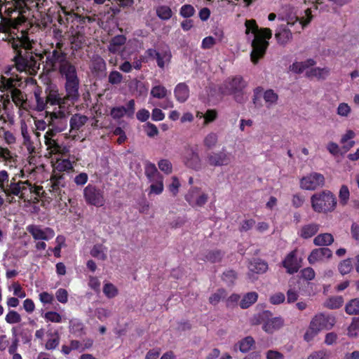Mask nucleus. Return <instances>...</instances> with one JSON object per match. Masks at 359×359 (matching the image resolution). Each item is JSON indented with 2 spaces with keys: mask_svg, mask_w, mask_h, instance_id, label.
Segmentation results:
<instances>
[{
  "mask_svg": "<svg viewBox=\"0 0 359 359\" xmlns=\"http://www.w3.org/2000/svg\"><path fill=\"white\" fill-rule=\"evenodd\" d=\"M350 198V191L346 185H342L339 191V204L344 206L347 205Z\"/></svg>",
  "mask_w": 359,
  "mask_h": 359,
  "instance_id": "49",
  "label": "nucleus"
},
{
  "mask_svg": "<svg viewBox=\"0 0 359 359\" xmlns=\"http://www.w3.org/2000/svg\"><path fill=\"white\" fill-rule=\"evenodd\" d=\"M335 323L334 317L319 313L316 315L311 320L309 327L304 334V339L307 341L311 340L319 332L323 330L331 329Z\"/></svg>",
  "mask_w": 359,
  "mask_h": 359,
  "instance_id": "7",
  "label": "nucleus"
},
{
  "mask_svg": "<svg viewBox=\"0 0 359 359\" xmlns=\"http://www.w3.org/2000/svg\"><path fill=\"white\" fill-rule=\"evenodd\" d=\"M145 175L149 179V182H153V180L162 177L158 172L156 165L154 163H148L145 165Z\"/></svg>",
  "mask_w": 359,
  "mask_h": 359,
  "instance_id": "44",
  "label": "nucleus"
},
{
  "mask_svg": "<svg viewBox=\"0 0 359 359\" xmlns=\"http://www.w3.org/2000/svg\"><path fill=\"white\" fill-rule=\"evenodd\" d=\"M330 74V69L327 67H313L306 71V76L310 79H325Z\"/></svg>",
  "mask_w": 359,
  "mask_h": 359,
  "instance_id": "29",
  "label": "nucleus"
},
{
  "mask_svg": "<svg viewBox=\"0 0 359 359\" xmlns=\"http://www.w3.org/2000/svg\"><path fill=\"white\" fill-rule=\"evenodd\" d=\"M21 135L23 138V143L26 146L28 151L32 153L34 151V146L31 140L30 136L28 132V128L25 122L21 123L20 126Z\"/></svg>",
  "mask_w": 359,
  "mask_h": 359,
  "instance_id": "34",
  "label": "nucleus"
},
{
  "mask_svg": "<svg viewBox=\"0 0 359 359\" xmlns=\"http://www.w3.org/2000/svg\"><path fill=\"white\" fill-rule=\"evenodd\" d=\"M48 339L46 343V348L48 350L55 349L60 343V337L57 332H50L48 334Z\"/></svg>",
  "mask_w": 359,
  "mask_h": 359,
  "instance_id": "47",
  "label": "nucleus"
},
{
  "mask_svg": "<svg viewBox=\"0 0 359 359\" xmlns=\"http://www.w3.org/2000/svg\"><path fill=\"white\" fill-rule=\"evenodd\" d=\"M171 180V183L168 186V189L173 196H176L179 191L181 184L177 177H172Z\"/></svg>",
  "mask_w": 359,
  "mask_h": 359,
  "instance_id": "62",
  "label": "nucleus"
},
{
  "mask_svg": "<svg viewBox=\"0 0 359 359\" xmlns=\"http://www.w3.org/2000/svg\"><path fill=\"white\" fill-rule=\"evenodd\" d=\"M226 294L224 290H218L210 297L209 302L210 304L216 305L221 299L225 297Z\"/></svg>",
  "mask_w": 359,
  "mask_h": 359,
  "instance_id": "58",
  "label": "nucleus"
},
{
  "mask_svg": "<svg viewBox=\"0 0 359 359\" xmlns=\"http://www.w3.org/2000/svg\"><path fill=\"white\" fill-rule=\"evenodd\" d=\"M301 276L306 280H312L315 278L316 273L311 267H306L301 271Z\"/></svg>",
  "mask_w": 359,
  "mask_h": 359,
  "instance_id": "64",
  "label": "nucleus"
},
{
  "mask_svg": "<svg viewBox=\"0 0 359 359\" xmlns=\"http://www.w3.org/2000/svg\"><path fill=\"white\" fill-rule=\"evenodd\" d=\"M157 15L163 20H168L172 16V11L168 6H162L156 10Z\"/></svg>",
  "mask_w": 359,
  "mask_h": 359,
  "instance_id": "57",
  "label": "nucleus"
},
{
  "mask_svg": "<svg viewBox=\"0 0 359 359\" xmlns=\"http://www.w3.org/2000/svg\"><path fill=\"white\" fill-rule=\"evenodd\" d=\"M275 38L279 44L285 45L292 40V34L287 25H282L276 30Z\"/></svg>",
  "mask_w": 359,
  "mask_h": 359,
  "instance_id": "24",
  "label": "nucleus"
},
{
  "mask_svg": "<svg viewBox=\"0 0 359 359\" xmlns=\"http://www.w3.org/2000/svg\"><path fill=\"white\" fill-rule=\"evenodd\" d=\"M185 198L193 207H201L208 201V196L200 189L193 187L189 191Z\"/></svg>",
  "mask_w": 359,
  "mask_h": 359,
  "instance_id": "14",
  "label": "nucleus"
},
{
  "mask_svg": "<svg viewBox=\"0 0 359 359\" xmlns=\"http://www.w3.org/2000/svg\"><path fill=\"white\" fill-rule=\"evenodd\" d=\"M248 268L251 272L264 273L268 270V264L259 259H254L250 262Z\"/></svg>",
  "mask_w": 359,
  "mask_h": 359,
  "instance_id": "32",
  "label": "nucleus"
},
{
  "mask_svg": "<svg viewBox=\"0 0 359 359\" xmlns=\"http://www.w3.org/2000/svg\"><path fill=\"white\" fill-rule=\"evenodd\" d=\"M330 353L326 350H320L311 353L307 359H329Z\"/></svg>",
  "mask_w": 359,
  "mask_h": 359,
  "instance_id": "61",
  "label": "nucleus"
},
{
  "mask_svg": "<svg viewBox=\"0 0 359 359\" xmlns=\"http://www.w3.org/2000/svg\"><path fill=\"white\" fill-rule=\"evenodd\" d=\"M258 299V294L256 292H250L245 294L239 302L242 309H247L255 304Z\"/></svg>",
  "mask_w": 359,
  "mask_h": 359,
  "instance_id": "36",
  "label": "nucleus"
},
{
  "mask_svg": "<svg viewBox=\"0 0 359 359\" xmlns=\"http://www.w3.org/2000/svg\"><path fill=\"white\" fill-rule=\"evenodd\" d=\"M245 34L251 39L252 50L250 54L251 60L254 64L257 63L262 58L269 46L268 40L271 38L272 32L269 28L259 29L254 20H246Z\"/></svg>",
  "mask_w": 359,
  "mask_h": 359,
  "instance_id": "4",
  "label": "nucleus"
},
{
  "mask_svg": "<svg viewBox=\"0 0 359 359\" xmlns=\"http://www.w3.org/2000/svg\"><path fill=\"white\" fill-rule=\"evenodd\" d=\"M208 162L210 165L222 166L229 164V156L224 152L212 153L208 156Z\"/></svg>",
  "mask_w": 359,
  "mask_h": 359,
  "instance_id": "25",
  "label": "nucleus"
},
{
  "mask_svg": "<svg viewBox=\"0 0 359 359\" xmlns=\"http://www.w3.org/2000/svg\"><path fill=\"white\" fill-rule=\"evenodd\" d=\"M352 269L353 264L350 259H346L341 261L338 266V270L342 276L349 273Z\"/></svg>",
  "mask_w": 359,
  "mask_h": 359,
  "instance_id": "51",
  "label": "nucleus"
},
{
  "mask_svg": "<svg viewBox=\"0 0 359 359\" xmlns=\"http://www.w3.org/2000/svg\"><path fill=\"white\" fill-rule=\"evenodd\" d=\"M103 292L107 297L111 299L115 297L118 294V289L112 283H105L103 286Z\"/></svg>",
  "mask_w": 359,
  "mask_h": 359,
  "instance_id": "52",
  "label": "nucleus"
},
{
  "mask_svg": "<svg viewBox=\"0 0 359 359\" xmlns=\"http://www.w3.org/2000/svg\"><path fill=\"white\" fill-rule=\"evenodd\" d=\"M5 320L8 324L18 323L21 321V316L15 311H9L5 317Z\"/></svg>",
  "mask_w": 359,
  "mask_h": 359,
  "instance_id": "56",
  "label": "nucleus"
},
{
  "mask_svg": "<svg viewBox=\"0 0 359 359\" xmlns=\"http://www.w3.org/2000/svg\"><path fill=\"white\" fill-rule=\"evenodd\" d=\"M184 163L193 169H198L201 167V158L198 152L193 149H188L184 154Z\"/></svg>",
  "mask_w": 359,
  "mask_h": 359,
  "instance_id": "20",
  "label": "nucleus"
},
{
  "mask_svg": "<svg viewBox=\"0 0 359 359\" xmlns=\"http://www.w3.org/2000/svg\"><path fill=\"white\" fill-rule=\"evenodd\" d=\"M168 93L169 92L166 88L160 84L154 86L150 92V95L152 97L159 100L165 98Z\"/></svg>",
  "mask_w": 359,
  "mask_h": 359,
  "instance_id": "42",
  "label": "nucleus"
},
{
  "mask_svg": "<svg viewBox=\"0 0 359 359\" xmlns=\"http://www.w3.org/2000/svg\"><path fill=\"white\" fill-rule=\"evenodd\" d=\"M107 248L101 244L95 245L90 250V255L92 257L102 261L107 259Z\"/></svg>",
  "mask_w": 359,
  "mask_h": 359,
  "instance_id": "39",
  "label": "nucleus"
},
{
  "mask_svg": "<svg viewBox=\"0 0 359 359\" xmlns=\"http://www.w3.org/2000/svg\"><path fill=\"white\" fill-rule=\"evenodd\" d=\"M26 229L35 241H48L52 239L55 235L53 229L50 227H43L37 224L28 225Z\"/></svg>",
  "mask_w": 359,
  "mask_h": 359,
  "instance_id": "11",
  "label": "nucleus"
},
{
  "mask_svg": "<svg viewBox=\"0 0 359 359\" xmlns=\"http://www.w3.org/2000/svg\"><path fill=\"white\" fill-rule=\"evenodd\" d=\"M351 113V106L346 102H341L337 108V114L340 117L347 118Z\"/></svg>",
  "mask_w": 359,
  "mask_h": 359,
  "instance_id": "53",
  "label": "nucleus"
},
{
  "mask_svg": "<svg viewBox=\"0 0 359 359\" xmlns=\"http://www.w3.org/2000/svg\"><path fill=\"white\" fill-rule=\"evenodd\" d=\"M139 48L140 43L137 40L133 39L128 41L121 52V57L124 60L128 59L133 53L137 51Z\"/></svg>",
  "mask_w": 359,
  "mask_h": 359,
  "instance_id": "31",
  "label": "nucleus"
},
{
  "mask_svg": "<svg viewBox=\"0 0 359 359\" xmlns=\"http://www.w3.org/2000/svg\"><path fill=\"white\" fill-rule=\"evenodd\" d=\"M39 299L43 305L51 304L54 302V296L48 292H41L39 294Z\"/></svg>",
  "mask_w": 359,
  "mask_h": 359,
  "instance_id": "60",
  "label": "nucleus"
},
{
  "mask_svg": "<svg viewBox=\"0 0 359 359\" xmlns=\"http://www.w3.org/2000/svg\"><path fill=\"white\" fill-rule=\"evenodd\" d=\"M43 318L47 322L60 323L62 322V316L56 311H48L44 313Z\"/></svg>",
  "mask_w": 359,
  "mask_h": 359,
  "instance_id": "54",
  "label": "nucleus"
},
{
  "mask_svg": "<svg viewBox=\"0 0 359 359\" xmlns=\"http://www.w3.org/2000/svg\"><path fill=\"white\" fill-rule=\"evenodd\" d=\"M9 175L6 170H0V189L4 194L8 203H12L15 201L14 197L20 195L22 191V186L25 183L15 182L13 179L10 184Z\"/></svg>",
  "mask_w": 359,
  "mask_h": 359,
  "instance_id": "9",
  "label": "nucleus"
},
{
  "mask_svg": "<svg viewBox=\"0 0 359 359\" xmlns=\"http://www.w3.org/2000/svg\"><path fill=\"white\" fill-rule=\"evenodd\" d=\"M319 230V224L310 223L303 225L298 231V236L303 239H308L313 236Z\"/></svg>",
  "mask_w": 359,
  "mask_h": 359,
  "instance_id": "27",
  "label": "nucleus"
},
{
  "mask_svg": "<svg viewBox=\"0 0 359 359\" xmlns=\"http://www.w3.org/2000/svg\"><path fill=\"white\" fill-rule=\"evenodd\" d=\"M255 341L252 337H246L239 341L236 346L241 352L247 353L255 346Z\"/></svg>",
  "mask_w": 359,
  "mask_h": 359,
  "instance_id": "43",
  "label": "nucleus"
},
{
  "mask_svg": "<svg viewBox=\"0 0 359 359\" xmlns=\"http://www.w3.org/2000/svg\"><path fill=\"white\" fill-rule=\"evenodd\" d=\"M38 111L47 109V114L50 115L52 123L55 119L66 118L70 113L71 103L59 93L56 87H50L47 91L46 99L40 97L36 92L34 93Z\"/></svg>",
  "mask_w": 359,
  "mask_h": 359,
  "instance_id": "3",
  "label": "nucleus"
},
{
  "mask_svg": "<svg viewBox=\"0 0 359 359\" xmlns=\"http://www.w3.org/2000/svg\"><path fill=\"white\" fill-rule=\"evenodd\" d=\"M324 184V176L318 172L310 173L300 180V187L305 190H315Z\"/></svg>",
  "mask_w": 359,
  "mask_h": 359,
  "instance_id": "12",
  "label": "nucleus"
},
{
  "mask_svg": "<svg viewBox=\"0 0 359 359\" xmlns=\"http://www.w3.org/2000/svg\"><path fill=\"white\" fill-rule=\"evenodd\" d=\"M25 22L23 17H20L14 20L0 24V32L5 33L6 38L3 39L8 41L15 50L22 47L27 50L31 48L32 43L27 34L23 30H19L18 26Z\"/></svg>",
  "mask_w": 359,
  "mask_h": 359,
  "instance_id": "5",
  "label": "nucleus"
},
{
  "mask_svg": "<svg viewBox=\"0 0 359 359\" xmlns=\"http://www.w3.org/2000/svg\"><path fill=\"white\" fill-rule=\"evenodd\" d=\"M246 86V83L240 76L229 77L222 83L219 90L223 95H233L238 102L245 100L243 90Z\"/></svg>",
  "mask_w": 359,
  "mask_h": 359,
  "instance_id": "8",
  "label": "nucleus"
},
{
  "mask_svg": "<svg viewBox=\"0 0 359 359\" xmlns=\"http://www.w3.org/2000/svg\"><path fill=\"white\" fill-rule=\"evenodd\" d=\"M302 260L297 257V251L293 250L288 253L283 260V266L286 269L287 273L293 274L297 273L301 267Z\"/></svg>",
  "mask_w": 359,
  "mask_h": 359,
  "instance_id": "17",
  "label": "nucleus"
},
{
  "mask_svg": "<svg viewBox=\"0 0 359 359\" xmlns=\"http://www.w3.org/2000/svg\"><path fill=\"white\" fill-rule=\"evenodd\" d=\"M135 112V101L133 100H130L127 104V107H114L111 110V116L114 119H118L122 118L125 115H127L129 117H132Z\"/></svg>",
  "mask_w": 359,
  "mask_h": 359,
  "instance_id": "19",
  "label": "nucleus"
},
{
  "mask_svg": "<svg viewBox=\"0 0 359 359\" xmlns=\"http://www.w3.org/2000/svg\"><path fill=\"white\" fill-rule=\"evenodd\" d=\"M83 196L88 204L96 207L103 206L105 202L103 191L91 184L83 189Z\"/></svg>",
  "mask_w": 359,
  "mask_h": 359,
  "instance_id": "10",
  "label": "nucleus"
},
{
  "mask_svg": "<svg viewBox=\"0 0 359 359\" xmlns=\"http://www.w3.org/2000/svg\"><path fill=\"white\" fill-rule=\"evenodd\" d=\"M312 208L317 212L333 211L337 206V199L330 191H323L313 194L311 198Z\"/></svg>",
  "mask_w": 359,
  "mask_h": 359,
  "instance_id": "6",
  "label": "nucleus"
},
{
  "mask_svg": "<svg viewBox=\"0 0 359 359\" xmlns=\"http://www.w3.org/2000/svg\"><path fill=\"white\" fill-rule=\"evenodd\" d=\"M88 117L81 114H74L70 119V127L73 130H78L85 125Z\"/></svg>",
  "mask_w": 359,
  "mask_h": 359,
  "instance_id": "40",
  "label": "nucleus"
},
{
  "mask_svg": "<svg viewBox=\"0 0 359 359\" xmlns=\"http://www.w3.org/2000/svg\"><path fill=\"white\" fill-rule=\"evenodd\" d=\"M333 241L334 238L332 235L328 233H320L313 239V243L317 246L330 245Z\"/></svg>",
  "mask_w": 359,
  "mask_h": 359,
  "instance_id": "41",
  "label": "nucleus"
},
{
  "mask_svg": "<svg viewBox=\"0 0 359 359\" xmlns=\"http://www.w3.org/2000/svg\"><path fill=\"white\" fill-rule=\"evenodd\" d=\"M158 165L159 169L167 175L170 174L172 171V163L167 159H161L159 161Z\"/></svg>",
  "mask_w": 359,
  "mask_h": 359,
  "instance_id": "59",
  "label": "nucleus"
},
{
  "mask_svg": "<svg viewBox=\"0 0 359 359\" xmlns=\"http://www.w3.org/2000/svg\"><path fill=\"white\" fill-rule=\"evenodd\" d=\"M144 131L149 137H154L158 134L157 127L151 123H147L144 126Z\"/></svg>",
  "mask_w": 359,
  "mask_h": 359,
  "instance_id": "63",
  "label": "nucleus"
},
{
  "mask_svg": "<svg viewBox=\"0 0 359 359\" xmlns=\"http://www.w3.org/2000/svg\"><path fill=\"white\" fill-rule=\"evenodd\" d=\"M332 256V252L329 248H316L311 252L308 257V262L311 264H314L317 262H323L328 260Z\"/></svg>",
  "mask_w": 359,
  "mask_h": 359,
  "instance_id": "18",
  "label": "nucleus"
},
{
  "mask_svg": "<svg viewBox=\"0 0 359 359\" xmlns=\"http://www.w3.org/2000/svg\"><path fill=\"white\" fill-rule=\"evenodd\" d=\"M44 67L50 72L58 69L62 77L66 81L65 88L66 95L64 96L71 104L79 97V79L76 67L66 57V55L60 50H54L46 56Z\"/></svg>",
  "mask_w": 359,
  "mask_h": 359,
  "instance_id": "1",
  "label": "nucleus"
},
{
  "mask_svg": "<svg viewBox=\"0 0 359 359\" xmlns=\"http://www.w3.org/2000/svg\"><path fill=\"white\" fill-rule=\"evenodd\" d=\"M345 311L348 315L359 314V298H355L349 301L346 304Z\"/></svg>",
  "mask_w": 359,
  "mask_h": 359,
  "instance_id": "46",
  "label": "nucleus"
},
{
  "mask_svg": "<svg viewBox=\"0 0 359 359\" xmlns=\"http://www.w3.org/2000/svg\"><path fill=\"white\" fill-rule=\"evenodd\" d=\"M316 64L313 59H307L304 61L294 62L290 66V70L295 74H302L310 70Z\"/></svg>",
  "mask_w": 359,
  "mask_h": 359,
  "instance_id": "23",
  "label": "nucleus"
},
{
  "mask_svg": "<svg viewBox=\"0 0 359 359\" xmlns=\"http://www.w3.org/2000/svg\"><path fill=\"white\" fill-rule=\"evenodd\" d=\"M19 183H25L22 186V191L20 195H16L20 199L24 201H27V194H34L36 195L35 199L37 200V197H39L43 193V187L39 186H32L28 181H19Z\"/></svg>",
  "mask_w": 359,
  "mask_h": 359,
  "instance_id": "21",
  "label": "nucleus"
},
{
  "mask_svg": "<svg viewBox=\"0 0 359 359\" xmlns=\"http://www.w3.org/2000/svg\"><path fill=\"white\" fill-rule=\"evenodd\" d=\"M344 303V299L341 296L332 297L325 302V306L330 309L340 308Z\"/></svg>",
  "mask_w": 359,
  "mask_h": 359,
  "instance_id": "45",
  "label": "nucleus"
},
{
  "mask_svg": "<svg viewBox=\"0 0 359 359\" xmlns=\"http://www.w3.org/2000/svg\"><path fill=\"white\" fill-rule=\"evenodd\" d=\"M39 65L36 61H28L27 59L20 57L15 66L8 67L4 72L6 76H11L6 78L2 76L0 81V98L5 102H8L10 99L16 104V106L21 107L25 102V96L22 92L16 88L18 85L20 79L15 78L14 75L15 71H32L35 72L36 69L39 68Z\"/></svg>",
  "mask_w": 359,
  "mask_h": 359,
  "instance_id": "2",
  "label": "nucleus"
},
{
  "mask_svg": "<svg viewBox=\"0 0 359 359\" xmlns=\"http://www.w3.org/2000/svg\"><path fill=\"white\" fill-rule=\"evenodd\" d=\"M171 57L170 50L168 48H163L161 50H157L155 60L158 67L161 69H164L170 64Z\"/></svg>",
  "mask_w": 359,
  "mask_h": 359,
  "instance_id": "26",
  "label": "nucleus"
},
{
  "mask_svg": "<svg viewBox=\"0 0 359 359\" xmlns=\"http://www.w3.org/2000/svg\"><path fill=\"white\" fill-rule=\"evenodd\" d=\"M359 333V318H353L348 327L347 334L350 337H356Z\"/></svg>",
  "mask_w": 359,
  "mask_h": 359,
  "instance_id": "50",
  "label": "nucleus"
},
{
  "mask_svg": "<svg viewBox=\"0 0 359 359\" xmlns=\"http://www.w3.org/2000/svg\"><path fill=\"white\" fill-rule=\"evenodd\" d=\"M174 94L176 100L179 102H184L189 96V88L184 83H178L175 88Z\"/></svg>",
  "mask_w": 359,
  "mask_h": 359,
  "instance_id": "28",
  "label": "nucleus"
},
{
  "mask_svg": "<svg viewBox=\"0 0 359 359\" xmlns=\"http://www.w3.org/2000/svg\"><path fill=\"white\" fill-rule=\"evenodd\" d=\"M54 133L51 130L47 131L44 135L45 144L47 147L48 153L46 155L48 157H51L53 155L61 154L64 155L68 149L66 147L59 144L56 141L52 139Z\"/></svg>",
  "mask_w": 359,
  "mask_h": 359,
  "instance_id": "13",
  "label": "nucleus"
},
{
  "mask_svg": "<svg viewBox=\"0 0 359 359\" xmlns=\"http://www.w3.org/2000/svg\"><path fill=\"white\" fill-rule=\"evenodd\" d=\"M283 326L284 320L281 317H274L266 320L262 325V329L268 334H273Z\"/></svg>",
  "mask_w": 359,
  "mask_h": 359,
  "instance_id": "22",
  "label": "nucleus"
},
{
  "mask_svg": "<svg viewBox=\"0 0 359 359\" xmlns=\"http://www.w3.org/2000/svg\"><path fill=\"white\" fill-rule=\"evenodd\" d=\"M218 143V135L215 132H210L203 139V145L208 149L215 148Z\"/></svg>",
  "mask_w": 359,
  "mask_h": 359,
  "instance_id": "37",
  "label": "nucleus"
},
{
  "mask_svg": "<svg viewBox=\"0 0 359 359\" xmlns=\"http://www.w3.org/2000/svg\"><path fill=\"white\" fill-rule=\"evenodd\" d=\"M54 170L59 172H67L73 169V164L67 158H56L55 163H53Z\"/></svg>",
  "mask_w": 359,
  "mask_h": 359,
  "instance_id": "33",
  "label": "nucleus"
},
{
  "mask_svg": "<svg viewBox=\"0 0 359 359\" xmlns=\"http://www.w3.org/2000/svg\"><path fill=\"white\" fill-rule=\"evenodd\" d=\"M151 185L149 187V195H159L161 194L163 189V177H158V178L153 180V182H149Z\"/></svg>",
  "mask_w": 359,
  "mask_h": 359,
  "instance_id": "38",
  "label": "nucleus"
},
{
  "mask_svg": "<svg viewBox=\"0 0 359 359\" xmlns=\"http://www.w3.org/2000/svg\"><path fill=\"white\" fill-rule=\"evenodd\" d=\"M126 39L123 35H118L114 37L108 47L109 50L111 53H116L121 50V47L125 44Z\"/></svg>",
  "mask_w": 359,
  "mask_h": 359,
  "instance_id": "35",
  "label": "nucleus"
},
{
  "mask_svg": "<svg viewBox=\"0 0 359 359\" xmlns=\"http://www.w3.org/2000/svg\"><path fill=\"white\" fill-rule=\"evenodd\" d=\"M355 133L351 129L346 130L341 135L340 142L344 145V149L346 151H348L355 145V142L353 140L355 138Z\"/></svg>",
  "mask_w": 359,
  "mask_h": 359,
  "instance_id": "30",
  "label": "nucleus"
},
{
  "mask_svg": "<svg viewBox=\"0 0 359 359\" xmlns=\"http://www.w3.org/2000/svg\"><path fill=\"white\" fill-rule=\"evenodd\" d=\"M255 97L253 102L257 105V101L259 97L262 96L267 107H271L277 103L278 95L273 90H263L262 88H257L255 91Z\"/></svg>",
  "mask_w": 359,
  "mask_h": 359,
  "instance_id": "15",
  "label": "nucleus"
},
{
  "mask_svg": "<svg viewBox=\"0 0 359 359\" xmlns=\"http://www.w3.org/2000/svg\"><path fill=\"white\" fill-rule=\"evenodd\" d=\"M91 67L96 72H104L106 70V63L100 56H95L92 60Z\"/></svg>",
  "mask_w": 359,
  "mask_h": 359,
  "instance_id": "48",
  "label": "nucleus"
},
{
  "mask_svg": "<svg viewBox=\"0 0 359 359\" xmlns=\"http://www.w3.org/2000/svg\"><path fill=\"white\" fill-rule=\"evenodd\" d=\"M305 15L306 16V19L304 20L302 18V20L299 18L295 11H292L290 13L285 15V16L283 18V20L286 21L287 26L292 27L297 22H298V26L303 29L305 26H306L312 19L311 12L310 9H306L305 11Z\"/></svg>",
  "mask_w": 359,
  "mask_h": 359,
  "instance_id": "16",
  "label": "nucleus"
},
{
  "mask_svg": "<svg viewBox=\"0 0 359 359\" xmlns=\"http://www.w3.org/2000/svg\"><path fill=\"white\" fill-rule=\"evenodd\" d=\"M9 290H12L13 292L14 296L23 299L26 297V292L22 289L20 284L18 282L13 283L10 287Z\"/></svg>",
  "mask_w": 359,
  "mask_h": 359,
  "instance_id": "55",
  "label": "nucleus"
}]
</instances>
